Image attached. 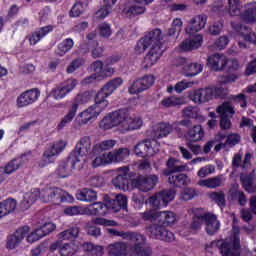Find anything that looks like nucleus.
Returning <instances> with one entry per match:
<instances>
[{"label": "nucleus", "instance_id": "3c124183", "mask_svg": "<svg viewBox=\"0 0 256 256\" xmlns=\"http://www.w3.org/2000/svg\"><path fill=\"white\" fill-rule=\"evenodd\" d=\"M21 167H23V161L21 159H13L6 166L0 168L3 170L4 175H13V173L19 171Z\"/></svg>", "mask_w": 256, "mask_h": 256}, {"label": "nucleus", "instance_id": "0eeeda50", "mask_svg": "<svg viewBox=\"0 0 256 256\" xmlns=\"http://www.w3.org/2000/svg\"><path fill=\"white\" fill-rule=\"evenodd\" d=\"M66 147L67 141L65 140H58L54 142L48 149L44 151L42 159L39 162V166L47 167V165H51V163H53V157H57V155L63 153Z\"/></svg>", "mask_w": 256, "mask_h": 256}, {"label": "nucleus", "instance_id": "5701e85b", "mask_svg": "<svg viewBox=\"0 0 256 256\" xmlns=\"http://www.w3.org/2000/svg\"><path fill=\"white\" fill-rule=\"evenodd\" d=\"M29 231H31V228L29 226H23L18 228L12 235L7 238V249H16V247H19L23 239H25V237H27V235L29 234Z\"/></svg>", "mask_w": 256, "mask_h": 256}, {"label": "nucleus", "instance_id": "de8ad7c7", "mask_svg": "<svg viewBox=\"0 0 256 256\" xmlns=\"http://www.w3.org/2000/svg\"><path fill=\"white\" fill-rule=\"evenodd\" d=\"M181 29H183V20L175 18L167 31V36L171 37V39H177L181 35Z\"/></svg>", "mask_w": 256, "mask_h": 256}, {"label": "nucleus", "instance_id": "338daca9", "mask_svg": "<svg viewBox=\"0 0 256 256\" xmlns=\"http://www.w3.org/2000/svg\"><path fill=\"white\" fill-rule=\"evenodd\" d=\"M148 203L151 205V207H154V209H161L162 207H165V204H163V199H161V194L159 193L151 196Z\"/></svg>", "mask_w": 256, "mask_h": 256}, {"label": "nucleus", "instance_id": "37998d69", "mask_svg": "<svg viewBox=\"0 0 256 256\" xmlns=\"http://www.w3.org/2000/svg\"><path fill=\"white\" fill-rule=\"evenodd\" d=\"M76 199L84 203H91V201H96L97 192L92 189L83 188L76 193Z\"/></svg>", "mask_w": 256, "mask_h": 256}, {"label": "nucleus", "instance_id": "052dcab7", "mask_svg": "<svg viewBox=\"0 0 256 256\" xmlns=\"http://www.w3.org/2000/svg\"><path fill=\"white\" fill-rule=\"evenodd\" d=\"M0 209L4 215H9L14 209H17V201L15 199H7L0 203Z\"/></svg>", "mask_w": 256, "mask_h": 256}, {"label": "nucleus", "instance_id": "f704fd0d", "mask_svg": "<svg viewBox=\"0 0 256 256\" xmlns=\"http://www.w3.org/2000/svg\"><path fill=\"white\" fill-rule=\"evenodd\" d=\"M143 127V119L139 116H130L128 113V118L126 124L122 126V133H129L130 131H137Z\"/></svg>", "mask_w": 256, "mask_h": 256}, {"label": "nucleus", "instance_id": "39448f33", "mask_svg": "<svg viewBox=\"0 0 256 256\" xmlns=\"http://www.w3.org/2000/svg\"><path fill=\"white\" fill-rule=\"evenodd\" d=\"M40 199L43 203H53L54 205H59V203H73L74 201L71 194L57 187L44 188L40 192Z\"/></svg>", "mask_w": 256, "mask_h": 256}, {"label": "nucleus", "instance_id": "8fccbe9b", "mask_svg": "<svg viewBox=\"0 0 256 256\" xmlns=\"http://www.w3.org/2000/svg\"><path fill=\"white\" fill-rule=\"evenodd\" d=\"M89 5V0H77L70 10V17H79L85 13Z\"/></svg>", "mask_w": 256, "mask_h": 256}, {"label": "nucleus", "instance_id": "a19ab883", "mask_svg": "<svg viewBox=\"0 0 256 256\" xmlns=\"http://www.w3.org/2000/svg\"><path fill=\"white\" fill-rule=\"evenodd\" d=\"M245 9L241 14V19L246 23H256V2L247 3Z\"/></svg>", "mask_w": 256, "mask_h": 256}, {"label": "nucleus", "instance_id": "f03ea898", "mask_svg": "<svg viewBox=\"0 0 256 256\" xmlns=\"http://www.w3.org/2000/svg\"><path fill=\"white\" fill-rule=\"evenodd\" d=\"M107 233L114 237H122V239L133 241V243H135L131 248V253H133V255L151 256V249L145 248V236L133 232L119 231L113 228L107 229Z\"/></svg>", "mask_w": 256, "mask_h": 256}, {"label": "nucleus", "instance_id": "5fc2aeb1", "mask_svg": "<svg viewBox=\"0 0 256 256\" xmlns=\"http://www.w3.org/2000/svg\"><path fill=\"white\" fill-rule=\"evenodd\" d=\"M158 221L164 225H173L177 221V215L173 211H161L159 212Z\"/></svg>", "mask_w": 256, "mask_h": 256}, {"label": "nucleus", "instance_id": "4c0bfd02", "mask_svg": "<svg viewBox=\"0 0 256 256\" xmlns=\"http://www.w3.org/2000/svg\"><path fill=\"white\" fill-rule=\"evenodd\" d=\"M200 73H203V64L201 63L187 62L183 66L184 77H196Z\"/></svg>", "mask_w": 256, "mask_h": 256}, {"label": "nucleus", "instance_id": "7ed1b4c3", "mask_svg": "<svg viewBox=\"0 0 256 256\" xmlns=\"http://www.w3.org/2000/svg\"><path fill=\"white\" fill-rule=\"evenodd\" d=\"M108 106L109 101H102L101 98L96 96L95 103L77 115L75 119L76 125L83 127V125L93 123V121H96L97 117H99Z\"/></svg>", "mask_w": 256, "mask_h": 256}, {"label": "nucleus", "instance_id": "72a5a7b5", "mask_svg": "<svg viewBox=\"0 0 256 256\" xmlns=\"http://www.w3.org/2000/svg\"><path fill=\"white\" fill-rule=\"evenodd\" d=\"M175 128L174 124L169 123H159L153 126L152 128V137L154 139H161L163 137H167L173 129Z\"/></svg>", "mask_w": 256, "mask_h": 256}, {"label": "nucleus", "instance_id": "9d476101", "mask_svg": "<svg viewBox=\"0 0 256 256\" xmlns=\"http://www.w3.org/2000/svg\"><path fill=\"white\" fill-rule=\"evenodd\" d=\"M156 153H159V143L155 140L142 141L134 146V154L137 157H153Z\"/></svg>", "mask_w": 256, "mask_h": 256}, {"label": "nucleus", "instance_id": "49530a36", "mask_svg": "<svg viewBox=\"0 0 256 256\" xmlns=\"http://www.w3.org/2000/svg\"><path fill=\"white\" fill-rule=\"evenodd\" d=\"M79 231V227L73 226L67 230L60 232L57 235V238L60 241H73V239H77V237H79Z\"/></svg>", "mask_w": 256, "mask_h": 256}, {"label": "nucleus", "instance_id": "6ab92c4d", "mask_svg": "<svg viewBox=\"0 0 256 256\" xmlns=\"http://www.w3.org/2000/svg\"><path fill=\"white\" fill-rule=\"evenodd\" d=\"M230 61L227 56L224 54H212L208 57L207 65L210 71L220 72L225 71L227 69V65H229Z\"/></svg>", "mask_w": 256, "mask_h": 256}, {"label": "nucleus", "instance_id": "6e6552de", "mask_svg": "<svg viewBox=\"0 0 256 256\" xmlns=\"http://www.w3.org/2000/svg\"><path fill=\"white\" fill-rule=\"evenodd\" d=\"M66 147L67 141L65 140H58L54 142L48 149L44 151L42 159L39 162V166L47 167V165H51V163H53V157H57V155L63 153Z\"/></svg>", "mask_w": 256, "mask_h": 256}, {"label": "nucleus", "instance_id": "f8f14e48", "mask_svg": "<svg viewBox=\"0 0 256 256\" xmlns=\"http://www.w3.org/2000/svg\"><path fill=\"white\" fill-rule=\"evenodd\" d=\"M75 87H77V81L75 79H68L53 88L50 92V97L54 98L55 101H61V99H65Z\"/></svg>", "mask_w": 256, "mask_h": 256}, {"label": "nucleus", "instance_id": "ddd939ff", "mask_svg": "<svg viewBox=\"0 0 256 256\" xmlns=\"http://www.w3.org/2000/svg\"><path fill=\"white\" fill-rule=\"evenodd\" d=\"M131 175L129 174V167H121L118 169V175L112 180V183L116 189H121L122 191H131Z\"/></svg>", "mask_w": 256, "mask_h": 256}, {"label": "nucleus", "instance_id": "09e8293b", "mask_svg": "<svg viewBox=\"0 0 256 256\" xmlns=\"http://www.w3.org/2000/svg\"><path fill=\"white\" fill-rule=\"evenodd\" d=\"M168 183H170V185H175V187H183L185 185H189V183H191V179H189L185 174H173L169 176Z\"/></svg>", "mask_w": 256, "mask_h": 256}, {"label": "nucleus", "instance_id": "c756f323", "mask_svg": "<svg viewBox=\"0 0 256 256\" xmlns=\"http://www.w3.org/2000/svg\"><path fill=\"white\" fill-rule=\"evenodd\" d=\"M218 141H220V143L215 146V151H221L223 147H234V145H237V143L241 141V136L238 134H230L225 137V135L219 134Z\"/></svg>", "mask_w": 256, "mask_h": 256}, {"label": "nucleus", "instance_id": "c03bdc74", "mask_svg": "<svg viewBox=\"0 0 256 256\" xmlns=\"http://www.w3.org/2000/svg\"><path fill=\"white\" fill-rule=\"evenodd\" d=\"M53 31V26H44L38 30H36L29 38L30 44L37 45L38 42L45 37V35H48V33H51Z\"/></svg>", "mask_w": 256, "mask_h": 256}, {"label": "nucleus", "instance_id": "4d7b16f0", "mask_svg": "<svg viewBox=\"0 0 256 256\" xmlns=\"http://www.w3.org/2000/svg\"><path fill=\"white\" fill-rule=\"evenodd\" d=\"M144 37L150 42V45H161V39H163L160 29H154Z\"/></svg>", "mask_w": 256, "mask_h": 256}, {"label": "nucleus", "instance_id": "a878e982", "mask_svg": "<svg viewBox=\"0 0 256 256\" xmlns=\"http://www.w3.org/2000/svg\"><path fill=\"white\" fill-rule=\"evenodd\" d=\"M191 101L201 105V103H209L213 99V89L211 87L200 88L194 90L189 95Z\"/></svg>", "mask_w": 256, "mask_h": 256}, {"label": "nucleus", "instance_id": "cd10ccee", "mask_svg": "<svg viewBox=\"0 0 256 256\" xmlns=\"http://www.w3.org/2000/svg\"><path fill=\"white\" fill-rule=\"evenodd\" d=\"M41 197V192L37 188H33L30 191L26 192L23 195V198L20 202V209L22 211H27V209H31L33 204Z\"/></svg>", "mask_w": 256, "mask_h": 256}, {"label": "nucleus", "instance_id": "9b49d317", "mask_svg": "<svg viewBox=\"0 0 256 256\" xmlns=\"http://www.w3.org/2000/svg\"><path fill=\"white\" fill-rule=\"evenodd\" d=\"M95 225H102L103 227H117V222L115 220H109L101 217L93 218L85 226L87 234L91 237H100L101 228Z\"/></svg>", "mask_w": 256, "mask_h": 256}, {"label": "nucleus", "instance_id": "79ce46f5", "mask_svg": "<svg viewBox=\"0 0 256 256\" xmlns=\"http://www.w3.org/2000/svg\"><path fill=\"white\" fill-rule=\"evenodd\" d=\"M74 46L75 41H73V39L71 38H66L57 45L55 54L58 57H65V55H67V53H69V51H71V49H73Z\"/></svg>", "mask_w": 256, "mask_h": 256}, {"label": "nucleus", "instance_id": "4be33fe9", "mask_svg": "<svg viewBox=\"0 0 256 256\" xmlns=\"http://www.w3.org/2000/svg\"><path fill=\"white\" fill-rule=\"evenodd\" d=\"M121 85H123V79L121 77L114 78L106 83L100 91H98L96 97L102 101H107V97L113 95V93H115V91H117Z\"/></svg>", "mask_w": 256, "mask_h": 256}, {"label": "nucleus", "instance_id": "603ef678", "mask_svg": "<svg viewBox=\"0 0 256 256\" xmlns=\"http://www.w3.org/2000/svg\"><path fill=\"white\" fill-rule=\"evenodd\" d=\"M177 163H179V160L175 158H170L167 161L166 165L170 173H181L183 171H191V169H189V166L187 164L177 165Z\"/></svg>", "mask_w": 256, "mask_h": 256}, {"label": "nucleus", "instance_id": "393cba45", "mask_svg": "<svg viewBox=\"0 0 256 256\" xmlns=\"http://www.w3.org/2000/svg\"><path fill=\"white\" fill-rule=\"evenodd\" d=\"M163 55V48L161 45H152L151 49L144 58L143 65L145 69H151L153 65H156L157 61L161 59Z\"/></svg>", "mask_w": 256, "mask_h": 256}, {"label": "nucleus", "instance_id": "a211bd4d", "mask_svg": "<svg viewBox=\"0 0 256 256\" xmlns=\"http://www.w3.org/2000/svg\"><path fill=\"white\" fill-rule=\"evenodd\" d=\"M237 81V75L232 74L229 76H220L218 78V83L221 86H212V99H221V97H225L227 95V87H223V85H228V83H235Z\"/></svg>", "mask_w": 256, "mask_h": 256}, {"label": "nucleus", "instance_id": "774afa93", "mask_svg": "<svg viewBox=\"0 0 256 256\" xmlns=\"http://www.w3.org/2000/svg\"><path fill=\"white\" fill-rule=\"evenodd\" d=\"M141 217L144 221H159V211L151 209L142 213Z\"/></svg>", "mask_w": 256, "mask_h": 256}, {"label": "nucleus", "instance_id": "e433bc0d", "mask_svg": "<svg viewBox=\"0 0 256 256\" xmlns=\"http://www.w3.org/2000/svg\"><path fill=\"white\" fill-rule=\"evenodd\" d=\"M224 183V176L219 175L208 179H201L197 182V185H199V187H205L206 189H217V187H222Z\"/></svg>", "mask_w": 256, "mask_h": 256}, {"label": "nucleus", "instance_id": "a18cd8bd", "mask_svg": "<svg viewBox=\"0 0 256 256\" xmlns=\"http://www.w3.org/2000/svg\"><path fill=\"white\" fill-rule=\"evenodd\" d=\"M79 251V246L75 242H67L59 247L58 255L60 256H75Z\"/></svg>", "mask_w": 256, "mask_h": 256}, {"label": "nucleus", "instance_id": "13d9d810", "mask_svg": "<svg viewBox=\"0 0 256 256\" xmlns=\"http://www.w3.org/2000/svg\"><path fill=\"white\" fill-rule=\"evenodd\" d=\"M77 105L71 104L68 113L63 117L61 120L59 127L62 129V127H65V125H69L73 119H75V115H77Z\"/></svg>", "mask_w": 256, "mask_h": 256}, {"label": "nucleus", "instance_id": "bf43d9fd", "mask_svg": "<svg viewBox=\"0 0 256 256\" xmlns=\"http://www.w3.org/2000/svg\"><path fill=\"white\" fill-rule=\"evenodd\" d=\"M228 13L232 17L241 15V0H228Z\"/></svg>", "mask_w": 256, "mask_h": 256}, {"label": "nucleus", "instance_id": "2f4dec72", "mask_svg": "<svg viewBox=\"0 0 256 256\" xmlns=\"http://www.w3.org/2000/svg\"><path fill=\"white\" fill-rule=\"evenodd\" d=\"M255 170L252 169L250 173H245L243 172L240 175V181L247 193H255L256 191V186H255Z\"/></svg>", "mask_w": 256, "mask_h": 256}, {"label": "nucleus", "instance_id": "bb28decb", "mask_svg": "<svg viewBox=\"0 0 256 256\" xmlns=\"http://www.w3.org/2000/svg\"><path fill=\"white\" fill-rule=\"evenodd\" d=\"M202 220L206 225L205 229L208 235H215L221 229V223L217 220V216L211 212L203 214Z\"/></svg>", "mask_w": 256, "mask_h": 256}, {"label": "nucleus", "instance_id": "69168bd1", "mask_svg": "<svg viewBox=\"0 0 256 256\" xmlns=\"http://www.w3.org/2000/svg\"><path fill=\"white\" fill-rule=\"evenodd\" d=\"M100 129H103L104 131H108V129H113L115 127V123L113 122V116L112 114H108L105 116L99 123Z\"/></svg>", "mask_w": 256, "mask_h": 256}, {"label": "nucleus", "instance_id": "4468645a", "mask_svg": "<svg viewBox=\"0 0 256 256\" xmlns=\"http://www.w3.org/2000/svg\"><path fill=\"white\" fill-rule=\"evenodd\" d=\"M157 183H159L157 175L139 176L137 179L132 180L131 186L143 191V193H147V191L154 189Z\"/></svg>", "mask_w": 256, "mask_h": 256}, {"label": "nucleus", "instance_id": "c85d7f7f", "mask_svg": "<svg viewBox=\"0 0 256 256\" xmlns=\"http://www.w3.org/2000/svg\"><path fill=\"white\" fill-rule=\"evenodd\" d=\"M108 213L107 203L96 202L83 208L84 215L105 217Z\"/></svg>", "mask_w": 256, "mask_h": 256}, {"label": "nucleus", "instance_id": "f257e3e1", "mask_svg": "<svg viewBox=\"0 0 256 256\" xmlns=\"http://www.w3.org/2000/svg\"><path fill=\"white\" fill-rule=\"evenodd\" d=\"M233 239L215 240L206 246L207 251H220L222 256H239L241 252L239 251L240 238H239V227L233 226Z\"/></svg>", "mask_w": 256, "mask_h": 256}, {"label": "nucleus", "instance_id": "412c9836", "mask_svg": "<svg viewBox=\"0 0 256 256\" xmlns=\"http://www.w3.org/2000/svg\"><path fill=\"white\" fill-rule=\"evenodd\" d=\"M217 113L220 115V127L221 129L231 128V117L235 115V110L233 106L229 103H224L217 108Z\"/></svg>", "mask_w": 256, "mask_h": 256}, {"label": "nucleus", "instance_id": "ea45409f", "mask_svg": "<svg viewBox=\"0 0 256 256\" xmlns=\"http://www.w3.org/2000/svg\"><path fill=\"white\" fill-rule=\"evenodd\" d=\"M109 256H126L127 255V243L116 242L107 246Z\"/></svg>", "mask_w": 256, "mask_h": 256}, {"label": "nucleus", "instance_id": "6e6d98bb", "mask_svg": "<svg viewBox=\"0 0 256 256\" xmlns=\"http://www.w3.org/2000/svg\"><path fill=\"white\" fill-rule=\"evenodd\" d=\"M83 249L91 256H102L105 253V248H103V246L95 245L93 243H85Z\"/></svg>", "mask_w": 256, "mask_h": 256}, {"label": "nucleus", "instance_id": "c9c22d12", "mask_svg": "<svg viewBox=\"0 0 256 256\" xmlns=\"http://www.w3.org/2000/svg\"><path fill=\"white\" fill-rule=\"evenodd\" d=\"M114 127H118V131L123 133V126L127 124V119H129V111L118 110L111 113Z\"/></svg>", "mask_w": 256, "mask_h": 256}, {"label": "nucleus", "instance_id": "423d86ee", "mask_svg": "<svg viewBox=\"0 0 256 256\" xmlns=\"http://www.w3.org/2000/svg\"><path fill=\"white\" fill-rule=\"evenodd\" d=\"M233 29L239 33L238 45L240 49H247L249 43L256 45V34L251 28L243 25H239L235 22L231 23Z\"/></svg>", "mask_w": 256, "mask_h": 256}, {"label": "nucleus", "instance_id": "680f3d73", "mask_svg": "<svg viewBox=\"0 0 256 256\" xmlns=\"http://www.w3.org/2000/svg\"><path fill=\"white\" fill-rule=\"evenodd\" d=\"M184 103L185 101L183 100V98H179L176 96L167 97L161 101L162 107H166V108L177 107V105H183Z\"/></svg>", "mask_w": 256, "mask_h": 256}, {"label": "nucleus", "instance_id": "864d4df0", "mask_svg": "<svg viewBox=\"0 0 256 256\" xmlns=\"http://www.w3.org/2000/svg\"><path fill=\"white\" fill-rule=\"evenodd\" d=\"M184 117L188 119H198V121H205V116L199 114V108L188 106L182 111Z\"/></svg>", "mask_w": 256, "mask_h": 256}, {"label": "nucleus", "instance_id": "dca6fc26", "mask_svg": "<svg viewBox=\"0 0 256 256\" xmlns=\"http://www.w3.org/2000/svg\"><path fill=\"white\" fill-rule=\"evenodd\" d=\"M83 165L75 160V157L70 155L66 162H62L58 168L56 169V175L60 179H65V177H69L71 173H73V169H81Z\"/></svg>", "mask_w": 256, "mask_h": 256}, {"label": "nucleus", "instance_id": "20e7f679", "mask_svg": "<svg viewBox=\"0 0 256 256\" xmlns=\"http://www.w3.org/2000/svg\"><path fill=\"white\" fill-rule=\"evenodd\" d=\"M130 155L131 150L129 148H118L94 157L92 167H105L107 165H113V163H123V161L129 159Z\"/></svg>", "mask_w": 256, "mask_h": 256}, {"label": "nucleus", "instance_id": "f3484780", "mask_svg": "<svg viewBox=\"0 0 256 256\" xmlns=\"http://www.w3.org/2000/svg\"><path fill=\"white\" fill-rule=\"evenodd\" d=\"M41 96V91L37 88H33L30 90H26L21 93L16 99V106L18 109H23V107H29V105H33L37 99Z\"/></svg>", "mask_w": 256, "mask_h": 256}, {"label": "nucleus", "instance_id": "473e14b6", "mask_svg": "<svg viewBox=\"0 0 256 256\" xmlns=\"http://www.w3.org/2000/svg\"><path fill=\"white\" fill-rule=\"evenodd\" d=\"M203 45V36L201 34H196L192 38L185 39L180 44L181 51H195V49H199Z\"/></svg>", "mask_w": 256, "mask_h": 256}, {"label": "nucleus", "instance_id": "1a4fd4ad", "mask_svg": "<svg viewBox=\"0 0 256 256\" xmlns=\"http://www.w3.org/2000/svg\"><path fill=\"white\" fill-rule=\"evenodd\" d=\"M91 147H93L91 137L83 136L77 142L75 150L70 155L74 157L78 163L83 165L85 157H87V155H89V151H91Z\"/></svg>", "mask_w": 256, "mask_h": 256}, {"label": "nucleus", "instance_id": "7c9ffc66", "mask_svg": "<svg viewBox=\"0 0 256 256\" xmlns=\"http://www.w3.org/2000/svg\"><path fill=\"white\" fill-rule=\"evenodd\" d=\"M115 145H117V140L115 139L101 141L94 145L92 153L94 157H99L100 155H103V153H108L105 151H111V149H114Z\"/></svg>", "mask_w": 256, "mask_h": 256}, {"label": "nucleus", "instance_id": "aec40b11", "mask_svg": "<svg viewBox=\"0 0 256 256\" xmlns=\"http://www.w3.org/2000/svg\"><path fill=\"white\" fill-rule=\"evenodd\" d=\"M155 0H131L132 5L126 6L123 10V13L127 17H137V15H143L147 9L145 5L153 3Z\"/></svg>", "mask_w": 256, "mask_h": 256}, {"label": "nucleus", "instance_id": "e2e57ef3", "mask_svg": "<svg viewBox=\"0 0 256 256\" xmlns=\"http://www.w3.org/2000/svg\"><path fill=\"white\" fill-rule=\"evenodd\" d=\"M160 198L162 199V203L164 207H167L171 201L175 199L176 192L174 189L163 190L159 192Z\"/></svg>", "mask_w": 256, "mask_h": 256}, {"label": "nucleus", "instance_id": "0e129e2a", "mask_svg": "<svg viewBox=\"0 0 256 256\" xmlns=\"http://www.w3.org/2000/svg\"><path fill=\"white\" fill-rule=\"evenodd\" d=\"M89 101H91V95H89V92H84L76 96L72 105H76V109H79V105H85V103H89Z\"/></svg>", "mask_w": 256, "mask_h": 256}, {"label": "nucleus", "instance_id": "2eb2a0df", "mask_svg": "<svg viewBox=\"0 0 256 256\" xmlns=\"http://www.w3.org/2000/svg\"><path fill=\"white\" fill-rule=\"evenodd\" d=\"M147 232L151 239H158L160 241H174L175 234L168 231L165 227L159 224H152L147 227Z\"/></svg>", "mask_w": 256, "mask_h": 256}, {"label": "nucleus", "instance_id": "b1692460", "mask_svg": "<svg viewBox=\"0 0 256 256\" xmlns=\"http://www.w3.org/2000/svg\"><path fill=\"white\" fill-rule=\"evenodd\" d=\"M205 25H207V16L204 14L196 15L188 21L185 33L187 35L199 33V31L205 29Z\"/></svg>", "mask_w": 256, "mask_h": 256}, {"label": "nucleus", "instance_id": "58836bf2", "mask_svg": "<svg viewBox=\"0 0 256 256\" xmlns=\"http://www.w3.org/2000/svg\"><path fill=\"white\" fill-rule=\"evenodd\" d=\"M185 139L190 143H197V141H201L203 137H205V132L203 131V127L201 125H196L192 127L185 135Z\"/></svg>", "mask_w": 256, "mask_h": 256}]
</instances>
